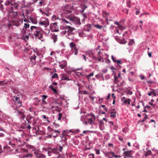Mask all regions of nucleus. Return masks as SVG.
I'll use <instances>...</instances> for the list:
<instances>
[{
  "mask_svg": "<svg viewBox=\"0 0 158 158\" xmlns=\"http://www.w3.org/2000/svg\"><path fill=\"white\" fill-rule=\"evenodd\" d=\"M30 29L32 34H33L36 38H38L40 40L42 38L43 35L40 32V27L32 26Z\"/></svg>",
  "mask_w": 158,
  "mask_h": 158,
  "instance_id": "f257e3e1",
  "label": "nucleus"
},
{
  "mask_svg": "<svg viewBox=\"0 0 158 158\" xmlns=\"http://www.w3.org/2000/svg\"><path fill=\"white\" fill-rule=\"evenodd\" d=\"M68 17L70 20L73 21L75 23L79 25H80L81 24L80 19L74 15H69Z\"/></svg>",
  "mask_w": 158,
  "mask_h": 158,
  "instance_id": "f03ea898",
  "label": "nucleus"
},
{
  "mask_svg": "<svg viewBox=\"0 0 158 158\" xmlns=\"http://www.w3.org/2000/svg\"><path fill=\"white\" fill-rule=\"evenodd\" d=\"M13 7H10V10L9 11V17L11 18H15L18 15V12L17 11H13Z\"/></svg>",
  "mask_w": 158,
  "mask_h": 158,
  "instance_id": "7ed1b4c3",
  "label": "nucleus"
},
{
  "mask_svg": "<svg viewBox=\"0 0 158 158\" xmlns=\"http://www.w3.org/2000/svg\"><path fill=\"white\" fill-rule=\"evenodd\" d=\"M5 5L8 6V7H13L14 10H16L18 7V5L16 3H12L9 1L6 2L5 4Z\"/></svg>",
  "mask_w": 158,
  "mask_h": 158,
  "instance_id": "20e7f679",
  "label": "nucleus"
},
{
  "mask_svg": "<svg viewBox=\"0 0 158 158\" xmlns=\"http://www.w3.org/2000/svg\"><path fill=\"white\" fill-rule=\"evenodd\" d=\"M19 102L20 104L19 105H17L16 107H15L14 105H12V106L13 107H14L15 110V113H18L19 114L21 115L22 114H23V112L22 111H19L18 109V107H20L22 105L21 102H20L19 101Z\"/></svg>",
  "mask_w": 158,
  "mask_h": 158,
  "instance_id": "39448f33",
  "label": "nucleus"
},
{
  "mask_svg": "<svg viewBox=\"0 0 158 158\" xmlns=\"http://www.w3.org/2000/svg\"><path fill=\"white\" fill-rule=\"evenodd\" d=\"M63 149V148L61 146H60V148H55L53 149L52 150V152L54 154L58 155L59 156L60 155L59 154V152H61Z\"/></svg>",
  "mask_w": 158,
  "mask_h": 158,
  "instance_id": "423d86ee",
  "label": "nucleus"
},
{
  "mask_svg": "<svg viewBox=\"0 0 158 158\" xmlns=\"http://www.w3.org/2000/svg\"><path fill=\"white\" fill-rule=\"evenodd\" d=\"M20 23L17 21L13 20L10 22V23L9 25V27H10L12 25L16 26L18 27L20 25Z\"/></svg>",
  "mask_w": 158,
  "mask_h": 158,
  "instance_id": "0eeeda50",
  "label": "nucleus"
},
{
  "mask_svg": "<svg viewBox=\"0 0 158 158\" xmlns=\"http://www.w3.org/2000/svg\"><path fill=\"white\" fill-rule=\"evenodd\" d=\"M132 152V150L124 151L123 152V155L125 156L124 158H126V157H131V156L132 155L131 153Z\"/></svg>",
  "mask_w": 158,
  "mask_h": 158,
  "instance_id": "6e6552de",
  "label": "nucleus"
},
{
  "mask_svg": "<svg viewBox=\"0 0 158 158\" xmlns=\"http://www.w3.org/2000/svg\"><path fill=\"white\" fill-rule=\"evenodd\" d=\"M65 30H67V34H68L70 32H72L73 30H75V28L71 27L69 26H67L64 27Z\"/></svg>",
  "mask_w": 158,
  "mask_h": 158,
  "instance_id": "1a4fd4ad",
  "label": "nucleus"
},
{
  "mask_svg": "<svg viewBox=\"0 0 158 158\" xmlns=\"http://www.w3.org/2000/svg\"><path fill=\"white\" fill-rule=\"evenodd\" d=\"M110 15L109 13H108L106 12L105 11H103V16L104 17H105V19H106V22H107V24H109V23L108 22V17L109 15Z\"/></svg>",
  "mask_w": 158,
  "mask_h": 158,
  "instance_id": "9d476101",
  "label": "nucleus"
},
{
  "mask_svg": "<svg viewBox=\"0 0 158 158\" xmlns=\"http://www.w3.org/2000/svg\"><path fill=\"white\" fill-rule=\"evenodd\" d=\"M39 24L40 25H44L45 27H46L49 25V22L48 19L43 21L40 22L39 23Z\"/></svg>",
  "mask_w": 158,
  "mask_h": 158,
  "instance_id": "9b49d317",
  "label": "nucleus"
},
{
  "mask_svg": "<svg viewBox=\"0 0 158 158\" xmlns=\"http://www.w3.org/2000/svg\"><path fill=\"white\" fill-rule=\"evenodd\" d=\"M35 153L36 157L39 158H45L46 157L45 155L38 152L35 151Z\"/></svg>",
  "mask_w": 158,
  "mask_h": 158,
  "instance_id": "f8f14e48",
  "label": "nucleus"
},
{
  "mask_svg": "<svg viewBox=\"0 0 158 158\" xmlns=\"http://www.w3.org/2000/svg\"><path fill=\"white\" fill-rule=\"evenodd\" d=\"M68 7H69V6H67L65 7V9L64 10V13L66 14L71 13V10L73 9V6H71V7L69 8V9L67 8Z\"/></svg>",
  "mask_w": 158,
  "mask_h": 158,
  "instance_id": "ddd939ff",
  "label": "nucleus"
},
{
  "mask_svg": "<svg viewBox=\"0 0 158 158\" xmlns=\"http://www.w3.org/2000/svg\"><path fill=\"white\" fill-rule=\"evenodd\" d=\"M122 101L126 104L129 105L130 103V99L126 98L125 97H123L122 98Z\"/></svg>",
  "mask_w": 158,
  "mask_h": 158,
  "instance_id": "4468645a",
  "label": "nucleus"
},
{
  "mask_svg": "<svg viewBox=\"0 0 158 158\" xmlns=\"http://www.w3.org/2000/svg\"><path fill=\"white\" fill-rule=\"evenodd\" d=\"M61 79L62 80H70L68 77L67 76L66 74H62L61 75Z\"/></svg>",
  "mask_w": 158,
  "mask_h": 158,
  "instance_id": "2eb2a0df",
  "label": "nucleus"
},
{
  "mask_svg": "<svg viewBox=\"0 0 158 158\" xmlns=\"http://www.w3.org/2000/svg\"><path fill=\"white\" fill-rule=\"evenodd\" d=\"M70 46L72 50L73 51V50L77 48L76 45L73 42H71L70 44Z\"/></svg>",
  "mask_w": 158,
  "mask_h": 158,
  "instance_id": "dca6fc26",
  "label": "nucleus"
},
{
  "mask_svg": "<svg viewBox=\"0 0 158 158\" xmlns=\"http://www.w3.org/2000/svg\"><path fill=\"white\" fill-rule=\"evenodd\" d=\"M52 39L53 40L54 43L56 42L57 40V36L55 34H53L52 35Z\"/></svg>",
  "mask_w": 158,
  "mask_h": 158,
  "instance_id": "f3484780",
  "label": "nucleus"
},
{
  "mask_svg": "<svg viewBox=\"0 0 158 158\" xmlns=\"http://www.w3.org/2000/svg\"><path fill=\"white\" fill-rule=\"evenodd\" d=\"M66 65L67 63L66 62L64 61L63 63L60 64L59 66L61 69H63L66 66Z\"/></svg>",
  "mask_w": 158,
  "mask_h": 158,
  "instance_id": "a211bd4d",
  "label": "nucleus"
},
{
  "mask_svg": "<svg viewBox=\"0 0 158 158\" xmlns=\"http://www.w3.org/2000/svg\"><path fill=\"white\" fill-rule=\"evenodd\" d=\"M30 19L32 23L34 24L37 23V21L35 19L32 18H30Z\"/></svg>",
  "mask_w": 158,
  "mask_h": 158,
  "instance_id": "6ab92c4d",
  "label": "nucleus"
},
{
  "mask_svg": "<svg viewBox=\"0 0 158 158\" xmlns=\"http://www.w3.org/2000/svg\"><path fill=\"white\" fill-rule=\"evenodd\" d=\"M81 8L82 9V10L81 11L82 12H84V10L87 7V6H86V5H85V4H82V5H81Z\"/></svg>",
  "mask_w": 158,
  "mask_h": 158,
  "instance_id": "aec40b11",
  "label": "nucleus"
},
{
  "mask_svg": "<svg viewBox=\"0 0 158 158\" xmlns=\"http://www.w3.org/2000/svg\"><path fill=\"white\" fill-rule=\"evenodd\" d=\"M115 84H117L119 82V80L118 79V77L115 75L114 76V81Z\"/></svg>",
  "mask_w": 158,
  "mask_h": 158,
  "instance_id": "412c9836",
  "label": "nucleus"
},
{
  "mask_svg": "<svg viewBox=\"0 0 158 158\" xmlns=\"http://www.w3.org/2000/svg\"><path fill=\"white\" fill-rule=\"evenodd\" d=\"M15 99H14V101H15V104L17 106V105H19V101L17 103V102L18 100L19 99V98L16 97H14Z\"/></svg>",
  "mask_w": 158,
  "mask_h": 158,
  "instance_id": "4be33fe9",
  "label": "nucleus"
},
{
  "mask_svg": "<svg viewBox=\"0 0 158 158\" xmlns=\"http://www.w3.org/2000/svg\"><path fill=\"white\" fill-rule=\"evenodd\" d=\"M131 2L130 0H127V6L129 8H131Z\"/></svg>",
  "mask_w": 158,
  "mask_h": 158,
  "instance_id": "5701e85b",
  "label": "nucleus"
},
{
  "mask_svg": "<svg viewBox=\"0 0 158 158\" xmlns=\"http://www.w3.org/2000/svg\"><path fill=\"white\" fill-rule=\"evenodd\" d=\"M104 123L103 121L102 120L100 121L99 123V126L101 130H102L101 129V127L104 125Z\"/></svg>",
  "mask_w": 158,
  "mask_h": 158,
  "instance_id": "b1692460",
  "label": "nucleus"
},
{
  "mask_svg": "<svg viewBox=\"0 0 158 158\" xmlns=\"http://www.w3.org/2000/svg\"><path fill=\"white\" fill-rule=\"evenodd\" d=\"M50 10V9H48V10H47L46 11L44 12V14L47 16H48L50 15V14L49 12Z\"/></svg>",
  "mask_w": 158,
  "mask_h": 158,
  "instance_id": "393cba45",
  "label": "nucleus"
},
{
  "mask_svg": "<svg viewBox=\"0 0 158 158\" xmlns=\"http://www.w3.org/2000/svg\"><path fill=\"white\" fill-rule=\"evenodd\" d=\"M79 130H70L69 132H72L74 134H76L79 131Z\"/></svg>",
  "mask_w": 158,
  "mask_h": 158,
  "instance_id": "a878e982",
  "label": "nucleus"
},
{
  "mask_svg": "<svg viewBox=\"0 0 158 158\" xmlns=\"http://www.w3.org/2000/svg\"><path fill=\"white\" fill-rule=\"evenodd\" d=\"M7 83V82L5 81H0V85H3L6 84Z\"/></svg>",
  "mask_w": 158,
  "mask_h": 158,
  "instance_id": "bb28decb",
  "label": "nucleus"
},
{
  "mask_svg": "<svg viewBox=\"0 0 158 158\" xmlns=\"http://www.w3.org/2000/svg\"><path fill=\"white\" fill-rule=\"evenodd\" d=\"M94 26L98 29H100L102 27V26H100L98 24H97L94 25Z\"/></svg>",
  "mask_w": 158,
  "mask_h": 158,
  "instance_id": "cd10ccee",
  "label": "nucleus"
},
{
  "mask_svg": "<svg viewBox=\"0 0 158 158\" xmlns=\"http://www.w3.org/2000/svg\"><path fill=\"white\" fill-rule=\"evenodd\" d=\"M110 113V114H113V113L116 114L117 112H116V110L115 109L112 108L111 109Z\"/></svg>",
  "mask_w": 158,
  "mask_h": 158,
  "instance_id": "c85d7f7f",
  "label": "nucleus"
},
{
  "mask_svg": "<svg viewBox=\"0 0 158 158\" xmlns=\"http://www.w3.org/2000/svg\"><path fill=\"white\" fill-rule=\"evenodd\" d=\"M30 25L28 23H24V27L25 28H27L29 27Z\"/></svg>",
  "mask_w": 158,
  "mask_h": 158,
  "instance_id": "c756f323",
  "label": "nucleus"
},
{
  "mask_svg": "<svg viewBox=\"0 0 158 158\" xmlns=\"http://www.w3.org/2000/svg\"><path fill=\"white\" fill-rule=\"evenodd\" d=\"M134 43V41L133 40H131L128 44V45H132Z\"/></svg>",
  "mask_w": 158,
  "mask_h": 158,
  "instance_id": "7c9ffc66",
  "label": "nucleus"
},
{
  "mask_svg": "<svg viewBox=\"0 0 158 158\" xmlns=\"http://www.w3.org/2000/svg\"><path fill=\"white\" fill-rule=\"evenodd\" d=\"M58 120H60L61 119L62 116V114L61 113H59L58 114Z\"/></svg>",
  "mask_w": 158,
  "mask_h": 158,
  "instance_id": "2f4dec72",
  "label": "nucleus"
},
{
  "mask_svg": "<svg viewBox=\"0 0 158 158\" xmlns=\"http://www.w3.org/2000/svg\"><path fill=\"white\" fill-rule=\"evenodd\" d=\"M94 75V73H90L89 75L86 76V77L89 79V77H91L93 76Z\"/></svg>",
  "mask_w": 158,
  "mask_h": 158,
  "instance_id": "473e14b6",
  "label": "nucleus"
},
{
  "mask_svg": "<svg viewBox=\"0 0 158 158\" xmlns=\"http://www.w3.org/2000/svg\"><path fill=\"white\" fill-rule=\"evenodd\" d=\"M88 123L90 124H92L93 123V119L92 118H89L88 119Z\"/></svg>",
  "mask_w": 158,
  "mask_h": 158,
  "instance_id": "72a5a7b5",
  "label": "nucleus"
},
{
  "mask_svg": "<svg viewBox=\"0 0 158 158\" xmlns=\"http://www.w3.org/2000/svg\"><path fill=\"white\" fill-rule=\"evenodd\" d=\"M116 114H111V115H110V117L111 118H114L115 117H116Z\"/></svg>",
  "mask_w": 158,
  "mask_h": 158,
  "instance_id": "f704fd0d",
  "label": "nucleus"
},
{
  "mask_svg": "<svg viewBox=\"0 0 158 158\" xmlns=\"http://www.w3.org/2000/svg\"><path fill=\"white\" fill-rule=\"evenodd\" d=\"M99 57L98 58V59L99 61L103 62L104 61L103 58L101 56H99Z\"/></svg>",
  "mask_w": 158,
  "mask_h": 158,
  "instance_id": "c9c22d12",
  "label": "nucleus"
},
{
  "mask_svg": "<svg viewBox=\"0 0 158 158\" xmlns=\"http://www.w3.org/2000/svg\"><path fill=\"white\" fill-rule=\"evenodd\" d=\"M45 31H46L44 32L45 33L46 35H48L50 32L49 30V29H46Z\"/></svg>",
  "mask_w": 158,
  "mask_h": 158,
  "instance_id": "e433bc0d",
  "label": "nucleus"
},
{
  "mask_svg": "<svg viewBox=\"0 0 158 158\" xmlns=\"http://www.w3.org/2000/svg\"><path fill=\"white\" fill-rule=\"evenodd\" d=\"M52 19H55V20H56V19H59V18L58 17H56V16H55V15H53L52 17Z\"/></svg>",
  "mask_w": 158,
  "mask_h": 158,
  "instance_id": "4c0bfd02",
  "label": "nucleus"
},
{
  "mask_svg": "<svg viewBox=\"0 0 158 158\" xmlns=\"http://www.w3.org/2000/svg\"><path fill=\"white\" fill-rule=\"evenodd\" d=\"M126 43L127 41L125 40L124 38H123V40H122L120 42V43L122 44H125Z\"/></svg>",
  "mask_w": 158,
  "mask_h": 158,
  "instance_id": "58836bf2",
  "label": "nucleus"
},
{
  "mask_svg": "<svg viewBox=\"0 0 158 158\" xmlns=\"http://www.w3.org/2000/svg\"><path fill=\"white\" fill-rule=\"evenodd\" d=\"M58 77V75L57 73H55L53 75L52 77V78H57Z\"/></svg>",
  "mask_w": 158,
  "mask_h": 158,
  "instance_id": "ea45409f",
  "label": "nucleus"
},
{
  "mask_svg": "<svg viewBox=\"0 0 158 158\" xmlns=\"http://www.w3.org/2000/svg\"><path fill=\"white\" fill-rule=\"evenodd\" d=\"M42 100H45L47 98L48 96L46 95H42Z\"/></svg>",
  "mask_w": 158,
  "mask_h": 158,
  "instance_id": "a19ab883",
  "label": "nucleus"
},
{
  "mask_svg": "<svg viewBox=\"0 0 158 158\" xmlns=\"http://www.w3.org/2000/svg\"><path fill=\"white\" fill-rule=\"evenodd\" d=\"M82 58L85 61H86V57L85 55H83L81 56Z\"/></svg>",
  "mask_w": 158,
  "mask_h": 158,
  "instance_id": "79ce46f5",
  "label": "nucleus"
},
{
  "mask_svg": "<svg viewBox=\"0 0 158 158\" xmlns=\"http://www.w3.org/2000/svg\"><path fill=\"white\" fill-rule=\"evenodd\" d=\"M115 62H117L118 65L119 64H121V61L118 60H116Z\"/></svg>",
  "mask_w": 158,
  "mask_h": 158,
  "instance_id": "37998d69",
  "label": "nucleus"
},
{
  "mask_svg": "<svg viewBox=\"0 0 158 158\" xmlns=\"http://www.w3.org/2000/svg\"><path fill=\"white\" fill-rule=\"evenodd\" d=\"M25 117V115L24 114V113L21 114V118L22 119H24Z\"/></svg>",
  "mask_w": 158,
  "mask_h": 158,
  "instance_id": "c03bdc74",
  "label": "nucleus"
},
{
  "mask_svg": "<svg viewBox=\"0 0 158 158\" xmlns=\"http://www.w3.org/2000/svg\"><path fill=\"white\" fill-rule=\"evenodd\" d=\"M128 33L127 31H126L123 34V37L126 36H127Z\"/></svg>",
  "mask_w": 158,
  "mask_h": 158,
  "instance_id": "a18cd8bd",
  "label": "nucleus"
},
{
  "mask_svg": "<svg viewBox=\"0 0 158 158\" xmlns=\"http://www.w3.org/2000/svg\"><path fill=\"white\" fill-rule=\"evenodd\" d=\"M154 90H153L152 91L150 92L149 93H148V95L149 96H151L152 94H153V93Z\"/></svg>",
  "mask_w": 158,
  "mask_h": 158,
  "instance_id": "49530a36",
  "label": "nucleus"
},
{
  "mask_svg": "<svg viewBox=\"0 0 158 158\" xmlns=\"http://www.w3.org/2000/svg\"><path fill=\"white\" fill-rule=\"evenodd\" d=\"M73 50L74 51V54L75 55H77V51L78 50L77 48L76 49H74Z\"/></svg>",
  "mask_w": 158,
  "mask_h": 158,
  "instance_id": "de8ad7c7",
  "label": "nucleus"
},
{
  "mask_svg": "<svg viewBox=\"0 0 158 158\" xmlns=\"http://www.w3.org/2000/svg\"><path fill=\"white\" fill-rule=\"evenodd\" d=\"M147 82L148 84H152L153 83V81H147Z\"/></svg>",
  "mask_w": 158,
  "mask_h": 158,
  "instance_id": "09e8293b",
  "label": "nucleus"
},
{
  "mask_svg": "<svg viewBox=\"0 0 158 158\" xmlns=\"http://www.w3.org/2000/svg\"><path fill=\"white\" fill-rule=\"evenodd\" d=\"M62 22H63L64 23H69V22L67 20H66V19H62Z\"/></svg>",
  "mask_w": 158,
  "mask_h": 158,
  "instance_id": "8fccbe9b",
  "label": "nucleus"
},
{
  "mask_svg": "<svg viewBox=\"0 0 158 158\" xmlns=\"http://www.w3.org/2000/svg\"><path fill=\"white\" fill-rule=\"evenodd\" d=\"M52 90L53 91V92L56 94H57L58 92L56 90V89H55L53 88L52 89Z\"/></svg>",
  "mask_w": 158,
  "mask_h": 158,
  "instance_id": "3c124183",
  "label": "nucleus"
},
{
  "mask_svg": "<svg viewBox=\"0 0 158 158\" xmlns=\"http://www.w3.org/2000/svg\"><path fill=\"white\" fill-rule=\"evenodd\" d=\"M89 156H92V158H94V154L91 153L89 155Z\"/></svg>",
  "mask_w": 158,
  "mask_h": 158,
  "instance_id": "603ef678",
  "label": "nucleus"
},
{
  "mask_svg": "<svg viewBox=\"0 0 158 158\" xmlns=\"http://www.w3.org/2000/svg\"><path fill=\"white\" fill-rule=\"evenodd\" d=\"M62 33L64 35L67 33V30H65L64 31H62Z\"/></svg>",
  "mask_w": 158,
  "mask_h": 158,
  "instance_id": "864d4df0",
  "label": "nucleus"
},
{
  "mask_svg": "<svg viewBox=\"0 0 158 158\" xmlns=\"http://www.w3.org/2000/svg\"><path fill=\"white\" fill-rule=\"evenodd\" d=\"M54 125L56 128L58 127L59 126V124L55 123H54Z\"/></svg>",
  "mask_w": 158,
  "mask_h": 158,
  "instance_id": "5fc2aeb1",
  "label": "nucleus"
},
{
  "mask_svg": "<svg viewBox=\"0 0 158 158\" xmlns=\"http://www.w3.org/2000/svg\"><path fill=\"white\" fill-rule=\"evenodd\" d=\"M26 11L27 13L28 14H29L30 13V12L31 11H31L30 10H28L27 9L26 10Z\"/></svg>",
  "mask_w": 158,
  "mask_h": 158,
  "instance_id": "6e6d98bb",
  "label": "nucleus"
},
{
  "mask_svg": "<svg viewBox=\"0 0 158 158\" xmlns=\"http://www.w3.org/2000/svg\"><path fill=\"white\" fill-rule=\"evenodd\" d=\"M118 28H119L120 30H122V27L121 25L119 24L118 25Z\"/></svg>",
  "mask_w": 158,
  "mask_h": 158,
  "instance_id": "4d7b16f0",
  "label": "nucleus"
},
{
  "mask_svg": "<svg viewBox=\"0 0 158 158\" xmlns=\"http://www.w3.org/2000/svg\"><path fill=\"white\" fill-rule=\"evenodd\" d=\"M91 116H92L94 119H95V116L94 114L91 113Z\"/></svg>",
  "mask_w": 158,
  "mask_h": 158,
  "instance_id": "13d9d810",
  "label": "nucleus"
},
{
  "mask_svg": "<svg viewBox=\"0 0 158 158\" xmlns=\"http://www.w3.org/2000/svg\"><path fill=\"white\" fill-rule=\"evenodd\" d=\"M36 57V56L35 55H33L31 57V59L35 60Z\"/></svg>",
  "mask_w": 158,
  "mask_h": 158,
  "instance_id": "bf43d9fd",
  "label": "nucleus"
},
{
  "mask_svg": "<svg viewBox=\"0 0 158 158\" xmlns=\"http://www.w3.org/2000/svg\"><path fill=\"white\" fill-rule=\"evenodd\" d=\"M111 58H112V60H113V61L114 62H115L116 61V60H115L114 59V56L112 55L111 56Z\"/></svg>",
  "mask_w": 158,
  "mask_h": 158,
  "instance_id": "052dcab7",
  "label": "nucleus"
},
{
  "mask_svg": "<svg viewBox=\"0 0 158 158\" xmlns=\"http://www.w3.org/2000/svg\"><path fill=\"white\" fill-rule=\"evenodd\" d=\"M148 54L149 56L150 57H152V52H149V51L148 52Z\"/></svg>",
  "mask_w": 158,
  "mask_h": 158,
  "instance_id": "680f3d73",
  "label": "nucleus"
},
{
  "mask_svg": "<svg viewBox=\"0 0 158 158\" xmlns=\"http://www.w3.org/2000/svg\"><path fill=\"white\" fill-rule=\"evenodd\" d=\"M95 151L96 152V154H99L100 153L99 150L98 149L95 150Z\"/></svg>",
  "mask_w": 158,
  "mask_h": 158,
  "instance_id": "e2e57ef3",
  "label": "nucleus"
},
{
  "mask_svg": "<svg viewBox=\"0 0 158 158\" xmlns=\"http://www.w3.org/2000/svg\"><path fill=\"white\" fill-rule=\"evenodd\" d=\"M149 104L150 105L152 106H153L154 108L155 107V106L154 104H153L152 102H149Z\"/></svg>",
  "mask_w": 158,
  "mask_h": 158,
  "instance_id": "0e129e2a",
  "label": "nucleus"
},
{
  "mask_svg": "<svg viewBox=\"0 0 158 158\" xmlns=\"http://www.w3.org/2000/svg\"><path fill=\"white\" fill-rule=\"evenodd\" d=\"M42 103L43 104H46L47 103V102L44 100H42Z\"/></svg>",
  "mask_w": 158,
  "mask_h": 158,
  "instance_id": "69168bd1",
  "label": "nucleus"
},
{
  "mask_svg": "<svg viewBox=\"0 0 158 158\" xmlns=\"http://www.w3.org/2000/svg\"><path fill=\"white\" fill-rule=\"evenodd\" d=\"M152 90H154L153 93V94L155 96H156V92H155V90L154 89H153Z\"/></svg>",
  "mask_w": 158,
  "mask_h": 158,
  "instance_id": "338daca9",
  "label": "nucleus"
},
{
  "mask_svg": "<svg viewBox=\"0 0 158 158\" xmlns=\"http://www.w3.org/2000/svg\"><path fill=\"white\" fill-rule=\"evenodd\" d=\"M50 107H49V109H53L54 108V106H52V104H50Z\"/></svg>",
  "mask_w": 158,
  "mask_h": 158,
  "instance_id": "774afa93",
  "label": "nucleus"
}]
</instances>
